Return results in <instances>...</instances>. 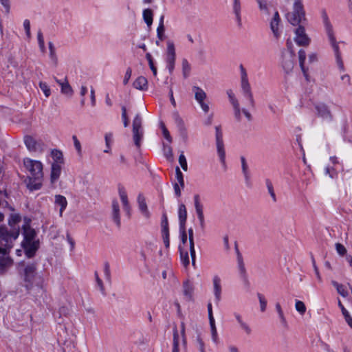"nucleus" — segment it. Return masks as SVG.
<instances>
[{
  "label": "nucleus",
  "mask_w": 352,
  "mask_h": 352,
  "mask_svg": "<svg viewBox=\"0 0 352 352\" xmlns=\"http://www.w3.org/2000/svg\"><path fill=\"white\" fill-rule=\"evenodd\" d=\"M61 173V165L58 163H52L50 174L51 183L54 184L60 177Z\"/></svg>",
  "instance_id": "obj_23"
},
{
  "label": "nucleus",
  "mask_w": 352,
  "mask_h": 352,
  "mask_svg": "<svg viewBox=\"0 0 352 352\" xmlns=\"http://www.w3.org/2000/svg\"><path fill=\"white\" fill-rule=\"evenodd\" d=\"M192 292H193L192 287L191 285H190L188 283H186L184 285V295L188 296L189 299H191Z\"/></svg>",
  "instance_id": "obj_50"
},
{
  "label": "nucleus",
  "mask_w": 352,
  "mask_h": 352,
  "mask_svg": "<svg viewBox=\"0 0 352 352\" xmlns=\"http://www.w3.org/2000/svg\"><path fill=\"white\" fill-rule=\"evenodd\" d=\"M324 25L325 30L329 38V41L334 52L337 65L341 70H344V67L343 61L342 60L338 43L336 41V39L333 34L332 26L330 24L329 21L327 20V19H325Z\"/></svg>",
  "instance_id": "obj_5"
},
{
  "label": "nucleus",
  "mask_w": 352,
  "mask_h": 352,
  "mask_svg": "<svg viewBox=\"0 0 352 352\" xmlns=\"http://www.w3.org/2000/svg\"><path fill=\"white\" fill-rule=\"evenodd\" d=\"M280 21H276V19H272L270 23L271 30L273 32V34L275 37L278 38L280 35L278 31V25Z\"/></svg>",
  "instance_id": "obj_42"
},
{
  "label": "nucleus",
  "mask_w": 352,
  "mask_h": 352,
  "mask_svg": "<svg viewBox=\"0 0 352 352\" xmlns=\"http://www.w3.org/2000/svg\"><path fill=\"white\" fill-rule=\"evenodd\" d=\"M54 204L55 205L60 206L59 214L61 217L64 210L67 206V201L66 198L63 195H56L54 197Z\"/></svg>",
  "instance_id": "obj_26"
},
{
  "label": "nucleus",
  "mask_w": 352,
  "mask_h": 352,
  "mask_svg": "<svg viewBox=\"0 0 352 352\" xmlns=\"http://www.w3.org/2000/svg\"><path fill=\"white\" fill-rule=\"evenodd\" d=\"M153 11L151 9H145L143 11V18L148 27H151L153 23Z\"/></svg>",
  "instance_id": "obj_36"
},
{
  "label": "nucleus",
  "mask_w": 352,
  "mask_h": 352,
  "mask_svg": "<svg viewBox=\"0 0 352 352\" xmlns=\"http://www.w3.org/2000/svg\"><path fill=\"white\" fill-rule=\"evenodd\" d=\"M19 228H13L10 232L4 226H0V248L3 250V254H6L7 250L12 247L13 241L19 236Z\"/></svg>",
  "instance_id": "obj_3"
},
{
  "label": "nucleus",
  "mask_w": 352,
  "mask_h": 352,
  "mask_svg": "<svg viewBox=\"0 0 352 352\" xmlns=\"http://www.w3.org/2000/svg\"><path fill=\"white\" fill-rule=\"evenodd\" d=\"M294 41L299 46L307 47L311 43V38L305 32L303 25H299L294 31Z\"/></svg>",
  "instance_id": "obj_10"
},
{
  "label": "nucleus",
  "mask_w": 352,
  "mask_h": 352,
  "mask_svg": "<svg viewBox=\"0 0 352 352\" xmlns=\"http://www.w3.org/2000/svg\"><path fill=\"white\" fill-rule=\"evenodd\" d=\"M146 58L148 61L149 67H150L151 69L152 70L153 75L156 76L157 75V69L154 66L151 55L149 53H147L146 54Z\"/></svg>",
  "instance_id": "obj_54"
},
{
  "label": "nucleus",
  "mask_w": 352,
  "mask_h": 352,
  "mask_svg": "<svg viewBox=\"0 0 352 352\" xmlns=\"http://www.w3.org/2000/svg\"><path fill=\"white\" fill-rule=\"evenodd\" d=\"M157 37L159 40L163 41L164 38V16H161L160 20L159 26L157 29Z\"/></svg>",
  "instance_id": "obj_40"
},
{
  "label": "nucleus",
  "mask_w": 352,
  "mask_h": 352,
  "mask_svg": "<svg viewBox=\"0 0 352 352\" xmlns=\"http://www.w3.org/2000/svg\"><path fill=\"white\" fill-rule=\"evenodd\" d=\"M37 263L36 262H21L19 264L20 276L24 286L30 289L35 284L37 278Z\"/></svg>",
  "instance_id": "obj_2"
},
{
  "label": "nucleus",
  "mask_w": 352,
  "mask_h": 352,
  "mask_svg": "<svg viewBox=\"0 0 352 352\" xmlns=\"http://www.w3.org/2000/svg\"><path fill=\"white\" fill-rule=\"evenodd\" d=\"M266 185H267V188L269 193L270 194L273 200L275 201L276 200V195H275V193L274 191L273 185H272V182L269 180H267Z\"/></svg>",
  "instance_id": "obj_57"
},
{
  "label": "nucleus",
  "mask_w": 352,
  "mask_h": 352,
  "mask_svg": "<svg viewBox=\"0 0 352 352\" xmlns=\"http://www.w3.org/2000/svg\"><path fill=\"white\" fill-rule=\"evenodd\" d=\"M192 89L195 94V100L199 104L202 110L205 113H208L210 108L208 104L204 102L207 97L206 92L201 87L197 86H193Z\"/></svg>",
  "instance_id": "obj_12"
},
{
  "label": "nucleus",
  "mask_w": 352,
  "mask_h": 352,
  "mask_svg": "<svg viewBox=\"0 0 352 352\" xmlns=\"http://www.w3.org/2000/svg\"><path fill=\"white\" fill-rule=\"evenodd\" d=\"M23 165L29 173L25 180L27 188L31 191L39 190L43 179V164L27 157L23 160Z\"/></svg>",
  "instance_id": "obj_1"
},
{
  "label": "nucleus",
  "mask_w": 352,
  "mask_h": 352,
  "mask_svg": "<svg viewBox=\"0 0 352 352\" xmlns=\"http://www.w3.org/2000/svg\"><path fill=\"white\" fill-rule=\"evenodd\" d=\"M209 323L210 327V333L212 342L217 344L219 342V338L217 333V330L215 324V320L212 314V304L209 302L207 305Z\"/></svg>",
  "instance_id": "obj_13"
},
{
  "label": "nucleus",
  "mask_w": 352,
  "mask_h": 352,
  "mask_svg": "<svg viewBox=\"0 0 352 352\" xmlns=\"http://www.w3.org/2000/svg\"><path fill=\"white\" fill-rule=\"evenodd\" d=\"M336 249L338 252V254L340 256H344L346 254V248L341 243H337L336 244Z\"/></svg>",
  "instance_id": "obj_55"
},
{
  "label": "nucleus",
  "mask_w": 352,
  "mask_h": 352,
  "mask_svg": "<svg viewBox=\"0 0 352 352\" xmlns=\"http://www.w3.org/2000/svg\"><path fill=\"white\" fill-rule=\"evenodd\" d=\"M233 13L239 27L242 25L241 19V0H233L232 3Z\"/></svg>",
  "instance_id": "obj_19"
},
{
  "label": "nucleus",
  "mask_w": 352,
  "mask_h": 352,
  "mask_svg": "<svg viewBox=\"0 0 352 352\" xmlns=\"http://www.w3.org/2000/svg\"><path fill=\"white\" fill-rule=\"evenodd\" d=\"M24 142L27 148L31 152H41L42 144L36 141L34 138L27 135L24 138Z\"/></svg>",
  "instance_id": "obj_14"
},
{
  "label": "nucleus",
  "mask_w": 352,
  "mask_h": 352,
  "mask_svg": "<svg viewBox=\"0 0 352 352\" xmlns=\"http://www.w3.org/2000/svg\"><path fill=\"white\" fill-rule=\"evenodd\" d=\"M179 338L178 331L176 328L173 329V346L172 352H179Z\"/></svg>",
  "instance_id": "obj_39"
},
{
  "label": "nucleus",
  "mask_w": 352,
  "mask_h": 352,
  "mask_svg": "<svg viewBox=\"0 0 352 352\" xmlns=\"http://www.w3.org/2000/svg\"><path fill=\"white\" fill-rule=\"evenodd\" d=\"M179 163L182 168L184 171H187V170H188V164H187V161H186V157L184 155L183 152H182V153L179 156Z\"/></svg>",
  "instance_id": "obj_49"
},
{
  "label": "nucleus",
  "mask_w": 352,
  "mask_h": 352,
  "mask_svg": "<svg viewBox=\"0 0 352 352\" xmlns=\"http://www.w3.org/2000/svg\"><path fill=\"white\" fill-rule=\"evenodd\" d=\"M295 308L297 311H298L300 314H304L306 311V306L302 301L296 300L295 303Z\"/></svg>",
  "instance_id": "obj_48"
},
{
  "label": "nucleus",
  "mask_w": 352,
  "mask_h": 352,
  "mask_svg": "<svg viewBox=\"0 0 352 352\" xmlns=\"http://www.w3.org/2000/svg\"><path fill=\"white\" fill-rule=\"evenodd\" d=\"M72 140H73V142H74V147H75L76 150L77 151L78 154L79 155H81V154H82V147H81V144H80V141L77 138L76 135H73L72 136Z\"/></svg>",
  "instance_id": "obj_52"
},
{
  "label": "nucleus",
  "mask_w": 352,
  "mask_h": 352,
  "mask_svg": "<svg viewBox=\"0 0 352 352\" xmlns=\"http://www.w3.org/2000/svg\"><path fill=\"white\" fill-rule=\"evenodd\" d=\"M241 88L243 91L245 96L248 99L250 105L251 107H254V100L251 88L248 79L247 72L245 68L241 65Z\"/></svg>",
  "instance_id": "obj_6"
},
{
  "label": "nucleus",
  "mask_w": 352,
  "mask_h": 352,
  "mask_svg": "<svg viewBox=\"0 0 352 352\" xmlns=\"http://www.w3.org/2000/svg\"><path fill=\"white\" fill-rule=\"evenodd\" d=\"M281 64L284 71L287 74L290 73L293 70L294 65V54L292 53L289 55H284Z\"/></svg>",
  "instance_id": "obj_20"
},
{
  "label": "nucleus",
  "mask_w": 352,
  "mask_h": 352,
  "mask_svg": "<svg viewBox=\"0 0 352 352\" xmlns=\"http://www.w3.org/2000/svg\"><path fill=\"white\" fill-rule=\"evenodd\" d=\"M316 115L324 120L327 121H331L333 118V116L330 109L329 105L324 102H319L315 104L314 106Z\"/></svg>",
  "instance_id": "obj_9"
},
{
  "label": "nucleus",
  "mask_w": 352,
  "mask_h": 352,
  "mask_svg": "<svg viewBox=\"0 0 352 352\" xmlns=\"http://www.w3.org/2000/svg\"><path fill=\"white\" fill-rule=\"evenodd\" d=\"M216 144H217V153H218L219 157L220 158V160L223 164H225L226 153H225V150H224L223 141L216 142Z\"/></svg>",
  "instance_id": "obj_33"
},
{
  "label": "nucleus",
  "mask_w": 352,
  "mask_h": 352,
  "mask_svg": "<svg viewBox=\"0 0 352 352\" xmlns=\"http://www.w3.org/2000/svg\"><path fill=\"white\" fill-rule=\"evenodd\" d=\"M12 260L3 254L0 256V274L4 273L8 268L12 265Z\"/></svg>",
  "instance_id": "obj_22"
},
{
  "label": "nucleus",
  "mask_w": 352,
  "mask_h": 352,
  "mask_svg": "<svg viewBox=\"0 0 352 352\" xmlns=\"http://www.w3.org/2000/svg\"><path fill=\"white\" fill-rule=\"evenodd\" d=\"M95 276H96V282H97V285L100 289V290L101 291V292L104 294H105V289H104V285H103V283L102 281V280L99 278L98 275L97 273H95Z\"/></svg>",
  "instance_id": "obj_59"
},
{
  "label": "nucleus",
  "mask_w": 352,
  "mask_h": 352,
  "mask_svg": "<svg viewBox=\"0 0 352 352\" xmlns=\"http://www.w3.org/2000/svg\"><path fill=\"white\" fill-rule=\"evenodd\" d=\"M164 153L168 160H173V149L170 145L164 144Z\"/></svg>",
  "instance_id": "obj_44"
},
{
  "label": "nucleus",
  "mask_w": 352,
  "mask_h": 352,
  "mask_svg": "<svg viewBox=\"0 0 352 352\" xmlns=\"http://www.w3.org/2000/svg\"><path fill=\"white\" fill-rule=\"evenodd\" d=\"M119 195L121 199V201L122 202L124 209L129 213L130 210V206L128 201V197L126 192L124 188H119Z\"/></svg>",
  "instance_id": "obj_31"
},
{
  "label": "nucleus",
  "mask_w": 352,
  "mask_h": 352,
  "mask_svg": "<svg viewBox=\"0 0 352 352\" xmlns=\"http://www.w3.org/2000/svg\"><path fill=\"white\" fill-rule=\"evenodd\" d=\"M261 11L267 13V6L266 0H256Z\"/></svg>",
  "instance_id": "obj_60"
},
{
  "label": "nucleus",
  "mask_w": 352,
  "mask_h": 352,
  "mask_svg": "<svg viewBox=\"0 0 352 352\" xmlns=\"http://www.w3.org/2000/svg\"><path fill=\"white\" fill-rule=\"evenodd\" d=\"M39 87L43 91V94H45V96L46 98H48L51 95V89L49 87V85L43 81H41L39 82Z\"/></svg>",
  "instance_id": "obj_45"
},
{
  "label": "nucleus",
  "mask_w": 352,
  "mask_h": 352,
  "mask_svg": "<svg viewBox=\"0 0 352 352\" xmlns=\"http://www.w3.org/2000/svg\"><path fill=\"white\" fill-rule=\"evenodd\" d=\"M112 215L114 222L118 226L120 225V206L117 200L112 201Z\"/></svg>",
  "instance_id": "obj_27"
},
{
  "label": "nucleus",
  "mask_w": 352,
  "mask_h": 352,
  "mask_svg": "<svg viewBox=\"0 0 352 352\" xmlns=\"http://www.w3.org/2000/svg\"><path fill=\"white\" fill-rule=\"evenodd\" d=\"M257 297L259 300L261 311L262 312H264L266 310L267 307V300L264 296L260 293L257 294Z\"/></svg>",
  "instance_id": "obj_46"
},
{
  "label": "nucleus",
  "mask_w": 352,
  "mask_h": 352,
  "mask_svg": "<svg viewBox=\"0 0 352 352\" xmlns=\"http://www.w3.org/2000/svg\"><path fill=\"white\" fill-rule=\"evenodd\" d=\"M55 81L60 85L61 88V93L68 96H72L73 94V89L68 82L67 78L63 80H59L54 77Z\"/></svg>",
  "instance_id": "obj_21"
},
{
  "label": "nucleus",
  "mask_w": 352,
  "mask_h": 352,
  "mask_svg": "<svg viewBox=\"0 0 352 352\" xmlns=\"http://www.w3.org/2000/svg\"><path fill=\"white\" fill-rule=\"evenodd\" d=\"M48 45L50 50V57L53 63V65L56 66L58 64V58L56 54L55 47L52 42H49Z\"/></svg>",
  "instance_id": "obj_38"
},
{
  "label": "nucleus",
  "mask_w": 352,
  "mask_h": 352,
  "mask_svg": "<svg viewBox=\"0 0 352 352\" xmlns=\"http://www.w3.org/2000/svg\"><path fill=\"white\" fill-rule=\"evenodd\" d=\"M37 38H38V45H39V47H40L41 50L43 52H45V47L44 38L43 36V34L41 32H38Z\"/></svg>",
  "instance_id": "obj_56"
},
{
  "label": "nucleus",
  "mask_w": 352,
  "mask_h": 352,
  "mask_svg": "<svg viewBox=\"0 0 352 352\" xmlns=\"http://www.w3.org/2000/svg\"><path fill=\"white\" fill-rule=\"evenodd\" d=\"M175 59L176 54L174 43L172 41H168L166 52V60L167 67L170 73H172L174 69Z\"/></svg>",
  "instance_id": "obj_11"
},
{
  "label": "nucleus",
  "mask_w": 352,
  "mask_h": 352,
  "mask_svg": "<svg viewBox=\"0 0 352 352\" xmlns=\"http://www.w3.org/2000/svg\"><path fill=\"white\" fill-rule=\"evenodd\" d=\"M178 217L179 221V227L183 228L186 225L187 219V211L186 206L184 204H180L178 208Z\"/></svg>",
  "instance_id": "obj_24"
},
{
  "label": "nucleus",
  "mask_w": 352,
  "mask_h": 352,
  "mask_svg": "<svg viewBox=\"0 0 352 352\" xmlns=\"http://www.w3.org/2000/svg\"><path fill=\"white\" fill-rule=\"evenodd\" d=\"M176 173V179L177 181V184H179L182 188H184V179L182 173L181 172L179 168L177 166L175 168Z\"/></svg>",
  "instance_id": "obj_43"
},
{
  "label": "nucleus",
  "mask_w": 352,
  "mask_h": 352,
  "mask_svg": "<svg viewBox=\"0 0 352 352\" xmlns=\"http://www.w3.org/2000/svg\"><path fill=\"white\" fill-rule=\"evenodd\" d=\"M51 155L54 160L53 163H58L60 165L63 164V155L61 151L56 149H54L51 152Z\"/></svg>",
  "instance_id": "obj_34"
},
{
  "label": "nucleus",
  "mask_w": 352,
  "mask_h": 352,
  "mask_svg": "<svg viewBox=\"0 0 352 352\" xmlns=\"http://www.w3.org/2000/svg\"><path fill=\"white\" fill-rule=\"evenodd\" d=\"M227 94H228V96L229 98V100L234 108L235 117L238 120H240L241 119V113L242 112L245 115V116L247 118V119L248 120H250L252 118V116H251L250 113L245 109H241L239 101L236 98L232 91L228 90L227 91Z\"/></svg>",
  "instance_id": "obj_7"
},
{
  "label": "nucleus",
  "mask_w": 352,
  "mask_h": 352,
  "mask_svg": "<svg viewBox=\"0 0 352 352\" xmlns=\"http://www.w3.org/2000/svg\"><path fill=\"white\" fill-rule=\"evenodd\" d=\"M189 234V243H190V252L192 258V265H195V250L194 246V239H193V230L192 228L188 230Z\"/></svg>",
  "instance_id": "obj_29"
},
{
  "label": "nucleus",
  "mask_w": 352,
  "mask_h": 352,
  "mask_svg": "<svg viewBox=\"0 0 352 352\" xmlns=\"http://www.w3.org/2000/svg\"><path fill=\"white\" fill-rule=\"evenodd\" d=\"M23 246L25 250V255L28 257L31 258L34 255L35 252L38 249L39 242L38 241H28L26 242H23Z\"/></svg>",
  "instance_id": "obj_18"
},
{
  "label": "nucleus",
  "mask_w": 352,
  "mask_h": 352,
  "mask_svg": "<svg viewBox=\"0 0 352 352\" xmlns=\"http://www.w3.org/2000/svg\"><path fill=\"white\" fill-rule=\"evenodd\" d=\"M112 139H113V134L111 133L105 134L104 140H105L106 146H107V147H108V148H109L111 146V143L112 142Z\"/></svg>",
  "instance_id": "obj_63"
},
{
  "label": "nucleus",
  "mask_w": 352,
  "mask_h": 352,
  "mask_svg": "<svg viewBox=\"0 0 352 352\" xmlns=\"http://www.w3.org/2000/svg\"><path fill=\"white\" fill-rule=\"evenodd\" d=\"M23 235H24V241L23 242L26 241H36L34 239L36 236V232L34 230L30 228L28 226H24L23 227Z\"/></svg>",
  "instance_id": "obj_30"
},
{
  "label": "nucleus",
  "mask_w": 352,
  "mask_h": 352,
  "mask_svg": "<svg viewBox=\"0 0 352 352\" xmlns=\"http://www.w3.org/2000/svg\"><path fill=\"white\" fill-rule=\"evenodd\" d=\"M234 316L236 320V321L238 322V323L239 324L241 328L245 331V332L247 333V334H250L251 333V329L250 327H249V325L243 321L241 316L238 314V313H234Z\"/></svg>",
  "instance_id": "obj_32"
},
{
  "label": "nucleus",
  "mask_w": 352,
  "mask_h": 352,
  "mask_svg": "<svg viewBox=\"0 0 352 352\" xmlns=\"http://www.w3.org/2000/svg\"><path fill=\"white\" fill-rule=\"evenodd\" d=\"M306 52L304 50L300 49L298 52V62L299 66L300 67L301 72L306 80L307 82L311 81V78L308 73V68L305 67V63L306 60Z\"/></svg>",
  "instance_id": "obj_15"
},
{
  "label": "nucleus",
  "mask_w": 352,
  "mask_h": 352,
  "mask_svg": "<svg viewBox=\"0 0 352 352\" xmlns=\"http://www.w3.org/2000/svg\"><path fill=\"white\" fill-rule=\"evenodd\" d=\"M287 19L293 25H297L306 21L302 0H294L293 12L287 14Z\"/></svg>",
  "instance_id": "obj_4"
},
{
  "label": "nucleus",
  "mask_w": 352,
  "mask_h": 352,
  "mask_svg": "<svg viewBox=\"0 0 352 352\" xmlns=\"http://www.w3.org/2000/svg\"><path fill=\"white\" fill-rule=\"evenodd\" d=\"M138 202L142 214L144 216V217L148 219L150 217V212L148 210L144 197L142 195H139L138 197Z\"/></svg>",
  "instance_id": "obj_25"
},
{
  "label": "nucleus",
  "mask_w": 352,
  "mask_h": 352,
  "mask_svg": "<svg viewBox=\"0 0 352 352\" xmlns=\"http://www.w3.org/2000/svg\"><path fill=\"white\" fill-rule=\"evenodd\" d=\"M160 127L162 130L164 137L168 141L169 143L172 142V138L166 129L165 124L163 122L160 123Z\"/></svg>",
  "instance_id": "obj_51"
},
{
  "label": "nucleus",
  "mask_w": 352,
  "mask_h": 352,
  "mask_svg": "<svg viewBox=\"0 0 352 352\" xmlns=\"http://www.w3.org/2000/svg\"><path fill=\"white\" fill-rule=\"evenodd\" d=\"M133 87L139 90H146L148 89L147 79L144 76H139L133 82Z\"/></svg>",
  "instance_id": "obj_28"
},
{
  "label": "nucleus",
  "mask_w": 352,
  "mask_h": 352,
  "mask_svg": "<svg viewBox=\"0 0 352 352\" xmlns=\"http://www.w3.org/2000/svg\"><path fill=\"white\" fill-rule=\"evenodd\" d=\"M21 221V216L18 214H12L9 218L8 223L10 226H14L15 224Z\"/></svg>",
  "instance_id": "obj_47"
},
{
  "label": "nucleus",
  "mask_w": 352,
  "mask_h": 352,
  "mask_svg": "<svg viewBox=\"0 0 352 352\" xmlns=\"http://www.w3.org/2000/svg\"><path fill=\"white\" fill-rule=\"evenodd\" d=\"M122 118L123 120V124L124 127L129 126V119L126 114V109L125 107H122Z\"/></svg>",
  "instance_id": "obj_58"
},
{
  "label": "nucleus",
  "mask_w": 352,
  "mask_h": 352,
  "mask_svg": "<svg viewBox=\"0 0 352 352\" xmlns=\"http://www.w3.org/2000/svg\"><path fill=\"white\" fill-rule=\"evenodd\" d=\"M216 142L223 141V133L220 126H216Z\"/></svg>",
  "instance_id": "obj_62"
},
{
  "label": "nucleus",
  "mask_w": 352,
  "mask_h": 352,
  "mask_svg": "<svg viewBox=\"0 0 352 352\" xmlns=\"http://www.w3.org/2000/svg\"><path fill=\"white\" fill-rule=\"evenodd\" d=\"M131 74H132V70L131 68H128L126 71V73H125V75H124V80H123V83L124 85H126L129 81V79L131 76Z\"/></svg>",
  "instance_id": "obj_64"
},
{
  "label": "nucleus",
  "mask_w": 352,
  "mask_h": 352,
  "mask_svg": "<svg viewBox=\"0 0 352 352\" xmlns=\"http://www.w3.org/2000/svg\"><path fill=\"white\" fill-rule=\"evenodd\" d=\"M180 257L181 261L184 266H187L189 264V257L187 252H184L180 249Z\"/></svg>",
  "instance_id": "obj_53"
},
{
  "label": "nucleus",
  "mask_w": 352,
  "mask_h": 352,
  "mask_svg": "<svg viewBox=\"0 0 352 352\" xmlns=\"http://www.w3.org/2000/svg\"><path fill=\"white\" fill-rule=\"evenodd\" d=\"M242 170L245 176L248 177V164L244 157H241Z\"/></svg>",
  "instance_id": "obj_61"
},
{
  "label": "nucleus",
  "mask_w": 352,
  "mask_h": 352,
  "mask_svg": "<svg viewBox=\"0 0 352 352\" xmlns=\"http://www.w3.org/2000/svg\"><path fill=\"white\" fill-rule=\"evenodd\" d=\"M143 131L142 129V118L139 114L136 115L133 121V138L137 147L140 146Z\"/></svg>",
  "instance_id": "obj_8"
},
{
  "label": "nucleus",
  "mask_w": 352,
  "mask_h": 352,
  "mask_svg": "<svg viewBox=\"0 0 352 352\" xmlns=\"http://www.w3.org/2000/svg\"><path fill=\"white\" fill-rule=\"evenodd\" d=\"M194 204L195 211L199 221L200 226L202 229H204L205 227V219L203 210V206L200 202L199 196L198 195L194 196Z\"/></svg>",
  "instance_id": "obj_16"
},
{
  "label": "nucleus",
  "mask_w": 352,
  "mask_h": 352,
  "mask_svg": "<svg viewBox=\"0 0 352 352\" xmlns=\"http://www.w3.org/2000/svg\"><path fill=\"white\" fill-rule=\"evenodd\" d=\"M331 284L336 289L338 293L340 295H341L343 297H346L348 296V292L343 285L340 284L335 280H332Z\"/></svg>",
  "instance_id": "obj_35"
},
{
  "label": "nucleus",
  "mask_w": 352,
  "mask_h": 352,
  "mask_svg": "<svg viewBox=\"0 0 352 352\" xmlns=\"http://www.w3.org/2000/svg\"><path fill=\"white\" fill-rule=\"evenodd\" d=\"M275 307H276V310L278 313V317H279L281 324L283 326L286 327L287 326V320H286V318L284 315V313H283V311L280 304L279 302H276L275 305Z\"/></svg>",
  "instance_id": "obj_37"
},
{
  "label": "nucleus",
  "mask_w": 352,
  "mask_h": 352,
  "mask_svg": "<svg viewBox=\"0 0 352 352\" xmlns=\"http://www.w3.org/2000/svg\"><path fill=\"white\" fill-rule=\"evenodd\" d=\"M191 67L190 63L188 62L186 59H183L182 60V73L183 76L185 78H186L190 72Z\"/></svg>",
  "instance_id": "obj_41"
},
{
  "label": "nucleus",
  "mask_w": 352,
  "mask_h": 352,
  "mask_svg": "<svg viewBox=\"0 0 352 352\" xmlns=\"http://www.w3.org/2000/svg\"><path fill=\"white\" fill-rule=\"evenodd\" d=\"M213 292L215 297L216 303L218 304L221 298V279L218 275L212 278Z\"/></svg>",
  "instance_id": "obj_17"
}]
</instances>
